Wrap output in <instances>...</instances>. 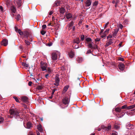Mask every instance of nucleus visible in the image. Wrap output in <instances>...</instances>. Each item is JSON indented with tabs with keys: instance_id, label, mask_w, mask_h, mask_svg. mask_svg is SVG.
Listing matches in <instances>:
<instances>
[{
	"instance_id": "nucleus-22",
	"label": "nucleus",
	"mask_w": 135,
	"mask_h": 135,
	"mask_svg": "<svg viewBox=\"0 0 135 135\" xmlns=\"http://www.w3.org/2000/svg\"><path fill=\"white\" fill-rule=\"evenodd\" d=\"M135 107V105H133L128 107H127V109H133Z\"/></svg>"
},
{
	"instance_id": "nucleus-29",
	"label": "nucleus",
	"mask_w": 135,
	"mask_h": 135,
	"mask_svg": "<svg viewBox=\"0 0 135 135\" xmlns=\"http://www.w3.org/2000/svg\"><path fill=\"white\" fill-rule=\"evenodd\" d=\"M59 1H56L55 3V6H58L59 5Z\"/></svg>"
},
{
	"instance_id": "nucleus-12",
	"label": "nucleus",
	"mask_w": 135,
	"mask_h": 135,
	"mask_svg": "<svg viewBox=\"0 0 135 135\" xmlns=\"http://www.w3.org/2000/svg\"><path fill=\"white\" fill-rule=\"evenodd\" d=\"M74 42L75 43H76L77 44H78L80 42L79 38H76L74 40Z\"/></svg>"
},
{
	"instance_id": "nucleus-7",
	"label": "nucleus",
	"mask_w": 135,
	"mask_h": 135,
	"mask_svg": "<svg viewBox=\"0 0 135 135\" xmlns=\"http://www.w3.org/2000/svg\"><path fill=\"white\" fill-rule=\"evenodd\" d=\"M2 45L4 46H6L8 44V41L7 39H4L2 42Z\"/></svg>"
},
{
	"instance_id": "nucleus-54",
	"label": "nucleus",
	"mask_w": 135,
	"mask_h": 135,
	"mask_svg": "<svg viewBox=\"0 0 135 135\" xmlns=\"http://www.w3.org/2000/svg\"><path fill=\"white\" fill-rule=\"evenodd\" d=\"M32 83L31 81H29L28 83V85L29 86H31V84Z\"/></svg>"
},
{
	"instance_id": "nucleus-62",
	"label": "nucleus",
	"mask_w": 135,
	"mask_h": 135,
	"mask_svg": "<svg viewBox=\"0 0 135 135\" xmlns=\"http://www.w3.org/2000/svg\"><path fill=\"white\" fill-rule=\"evenodd\" d=\"M116 2H117L116 3V4H115V7H117V3H118V1H117Z\"/></svg>"
},
{
	"instance_id": "nucleus-49",
	"label": "nucleus",
	"mask_w": 135,
	"mask_h": 135,
	"mask_svg": "<svg viewBox=\"0 0 135 135\" xmlns=\"http://www.w3.org/2000/svg\"><path fill=\"white\" fill-rule=\"evenodd\" d=\"M46 25H43L42 26V28L43 29H44L46 28Z\"/></svg>"
},
{
	"instance_id": "nucleus-44",
	"label": "nucleus",
	"mask_w": 135,
	"mask_h": 135,
	"mask_svg": "<svg viewBox=\"0 0 135 135\" xmlns=\"http://www.w3.org/2000/svg\"><path fill=\"white\" fill-rule=\"evenodd\" d=\"M56 90L55 89H54L52 91V95H53L54 93L55 92Z\"/></svg>"
},
{
	"instance_id": "nucleus-24",
	"label": "nucleus",
	"mask_w": 135,
	"mask_h": 135,
	"mask_svg": "<svg viewBox=\"0 0 135 135\" xmlns=\"http://www.w3.org/2000/svg\"><path fill=\"white\" fill-rule=\"evenodd\" d=\"M68 88L69 87L67 86H65L64 88L63 92H66Z\"/></svg>"
},
{
	"instance_id": "nucleus-37",
	"label": "nucleus",
	"mask_w": 135,
	"mask_h": 135,
	"mask_svg": "<svg viewBox=\"0 0 135 135\" xmlns=\"http://www.w3.org/2000/svg\"><path fill=\"white\" fill-rule=\"evenodd\" d=\"M46 33V32H45V31L43 30H42L41 31V34L42 35H45V34Z\"/></svg>"
},
{
	"instance_id": "nucleus-21",
	"label": "nucleus",
	"mask_w": 135,
	"mask_h": 135,
	"mask_svg": "<svg viewBox=\"0 0 135 135\" xmlns=\"http://www.w3.org/2000/svg\"><path fill=\"white\" fill-rule=\"evenodd\" d=\"M65 12V10L64 8L63 7L61 8L60 9V12L61 13H64Z\"/></svg>"
},
{
	"instance_id": "nucleus-18",
	"label": "nucleus",
	"mask_w": 135,
	"mask_h": 135,
	"mask_svg": "<svg viewBox=\"0 0 135 135\" xmlns=\"http://www.w3.org/2000/svg\"><path fill=\"white\" fill-rule=\"evenodd\" d=\"M37 128L40 132H42V128L40 124H39L38 125L37 127Z\"/></svg>"
},
{
	"instance_id": "nucleus-58",
	"label": "nucleus",
	"mask_w": 135,
	"mask_h": 135,
	"mask_svg": "<svg viewBox=\"0 0 135 135\" xmlns=\"http://www.w3.org/2000/svg\"><path fill=\"white\" fill-rule=\"evenodd\" d=\"M117 1H112V3H116Z\"/></svg>"
},
{
	"instance_id": "nucleus-46",
	"label": "nucleus",
	"mask_w": 135,
	"mask_h": 135,
	"mask_svg": "<svg viewBox=\"0 0 135 135\" xmlns=\"http://www.w3.org/2000/svg\"><path fill=\"white\" fill-rule=\"evenodd\" d=\"M119 27L121 29H122L123 27V26L121 24H120L119 25Z\"/></svg>"
},
{
	"instance_id": "nucleus-3",
	"label": "nucleus",
	"mask_w": 135,
	"mask_h": 135,
	"mask_svg": "<svg viewBox=\"0 0 135 135\" xmlns=\"http://www.w3.org/2000/svg\"><path fill=\"white\" fill-rule=\"evenodd\" d=\"M60 80L59 78L58 77V76L57 75H56L55 77V83L54 84V85L56 86H58L59 85V82Z\"/></svg>"
},
{
	"instance_id": "nucleus-8",
	"label": "nucleus",
	"mask_w": 135,
	"mask_h": 135,
	"mask_svg": "<svg viewBox=\"0 0 135 135\" xmlns=\"http://www.w3.org/2000/svg\"><path fill=\"white\" fill-rule=\"evenodd\" d=\"M118 67L120 70H123L124 68V65L123 64H120Z\"/></svg>"
},
{
	"instance_id": "nucleus-5",
	"label": "nucleus",
	"mask_w": 135,
	"mask_h": 135,
	"mask_svg": "<svg viewBox=\"0 0 135 135\" xmlns=\"http://www.w3.org/2000/svg\"><path fill=\"white\" fill-rule=\"evenodd\" d=\"M113 40L111 39H110L109 41H107L105 45V47H107L109 46V45H111L112 43H113Z\"/></svg>"
},
{
	"instance_id": "nucleus-51",
	"label": "nucleus",
	"mask_w": 135,
	"mask_h": 135,
	"mask_svg": "<svg viewBox=\"0 0 135 135\" xmlns=\"http://www.w3.org/2000/svg\"><path fill=\"white\" fill-rule=\"evenodd\" d=\"M112 37V36L111 35H109L107 37V38H111Z\"/></svg>"
},
{
	"instance_id": "nucleus-17",
	"label": "nucleus",
	"mask_w": 135,
	"mask_h": 135,
	"mask_svg": "<svg viewBox=\"0 0 135 135\" xmlns=\"http://www.w3.org/2000/svg\"><path fill=\"white\" fill-rule=\"evenodd\" d=\"M91 2L90 0H88L86 1V6H89L91 5Z\"/></svg>"
},
{
	"instance_id": "nucleus-38",
	"label": "nucleus",
	"mask_w": 135,
	"mask_h": 135,
	"mask_svg": "<svg viewBox=\"0 0 135 135\" xmlns=\"http://www.w3.org/2000/svg\"><path fill=\"white\" fill-rule=\"evenodd\" d=\"M20 15L18 14L17 15L16 18L17 20H18L20 19Z\"/></svg>"
},
{
	"instance_id": "nucleus-45",
	"label": "nucleus",
	"mask_w": 135,
	"mask_h": 135,
	"mask_svg": "<svg viewBox=\"0 0 135 135\" xmlns=\"http://www.w3.org/2000/svg\"><path fill=\"white\" fill-rule=\"evenodd\" d=\"M117 132H113L112 133V135H117Z\"/></svg>"
},
{
	"instance_id": "nucleus-4",
	"label": "nucleus",
	"mask_w": 135,
	"mask_h": 135,
	"mask_svg": "<svg viewBox=\"0 0 135 135\" xmlns=\"http://www.w3.org/2000/svg\"><path fill=\"white\" fill-rule=\"evenodd\" d=\"M57 58V54L55 53H53L51 55V58L53 60H56Z\"/></svg>"
},
{
	"instance_id": "nucleus-14",
	"label": "nucleus",
	"mask_w": 135,
	"mask_h": 135,
	"mask_svg": "<svg viewBox=\"0 0 135 135\" xmlns=\"http://www.w3.org/2000/svg\"><path fill=\"white\" fill-rule=\"evenodd\" d=\"M119 31L118 29V28H116L114 30V32L113 34V36L115 37L117 35V33Z\"/></svg>"
},
{
	"instance_id": "nucleus-20",
	"label": "nucleus",
	"mask_w": 135,
	"mask_h": 135,
	"mask_svg": "<svg viewBox=\"0 0 135 135\" xmlns=\"http://www.w3.org/2000/svg\"><path fill=\"white\" fill-rule=\"evenodd\" d=\"M11 11L13 13H15L16 11V9L15 7L13 6H12L11 8Z\"/></svg>"
},
{
	"instance_id": "nucleus-41",
	"label": "nucleus",
	"mask_w": 135,
	"mask_h": 135,
	"mask_svg": "<svg viewBox=\"0 0 135 135\" xmlns=\"http://www.w3.org/2000/svg\"><path fill=\"white\" fill-rule=\"evenodd\" d=\"M49 73H51L52 71V70L50 68H48L47 69Z\"/></svg>"
},
{
	"instance_id": "nucleus-13",
	"label": "nucleus",
	"mask_w": 135,
	"mask_h": 135,
	"mask_svg": "<svg viewBox=\"0 0 135 135\" xmlns=\"http://www.w3.org/2000/svg\"><path fill=\"white\" fill-rule=\"evenodd\" d=\"M77 60L78 62L80 63L83 61V60L82 57H79L77 58Z\"/></svg>"
},
{
	"instance_id": "nucleus-31",
	"label": "nucleus",
	"mask_w": 135,
	"mask_h": 135,
	"mask_svg": "<svg viewBox=\"0 0 135 135\" xmlns=\"http://www.w3.org/2000/svg\"><path fill=\"white\" fill-rule=\"evenodd\" d=\"M115 110L117 112H120L121 111V109L119 108H116L115 109Z\"/></svg>"
},
{
	"instance_id": "nucleus-57",
	"label": "nucleus",
	"mask_w": 135,
	"mask_h": 135,
	"mask_svg": "<svg viewBox=\"0 0 135 135\" xmlns=\"http://www.w3.org/2000/svg\"><path fill=\"white\" fill-rule=\"evenodd\" d=\"M53 12L52 11H51L49 13V15H51L53 13Z\"/></svg>"
},
{
	"instance_id": "nucleus-28",
	"label": "nucleus",
	"mask_w": 135,
	"mask_h": 135,
	"mask_svg": "<svg viewBox=\"0 0 135 135\" xmlns=\"http://www.w3.org/2000/svg\"><path fill=\"white\" fill-rule=\"evenodd\" d=\"M88 46L90 48H94V49H95V47H94L93 46L92 44H88Z\"/></svg>"
},
{
	"instance_id": "nucleus-64",
	"label": "nucleus",
	"mask_w": 135,
	"mask_h": 135,
	"mask_svg": "<svg viewBox=\"0 0 135 135\" xmlns=\"http://www.w3.org/2000/svg\"><path fill=\"white\" fill-rule=\"evenodd\" d=\"M52 95H52L50 97H49V98L50 99H52Z\"/></svg>"
},
{
	"instance_id": "nucleus-50",
	"label": "nucleus",
	"mask_w": 135,
	"mask_h": 135,
	"mask_svg": "<svg viewBox=\"0 0 135 135\" xmlns=\"http://www.w3.org/2000/svg\"><path fill=\"white\" fill-rule=\"evenodd\" d=\"M109 23V22H107L104 25V28H106L107 27Z\"/></svg>"
},
{
	"instance_id": "nucleus-63",
	"label": "nucleus",
	"mask_w": 135,
	"mask_h": 135,
	"mask_svg": "<svg viewBox=\"0 0 135 135\" xmlns=\"http://www.w3.org/2000/svg\"><path fill=\"white\" fill-rule=\"evenodd\" d=\"M38 88L39 89H42V87L41 86H39L38 87Z\"/></svg>"
},
{
	"instance_id": "nucleus-23",
	"label": "nucleus",
	"mask_w": 135,
	"mask_h": 135,
	"mask_svg": "<svg viewBox=\"0 0 135 135\" xmlns=\"http://www.w3.org/2000/svg\"><path fill=\"white\" fill-rule=\"evenodd\" d=\"M21 1H18L17 2V4L18 7H20L21 6Z\"/></svg>"
},
{
	"instance_id": "nucleus-30",
	"label": "nucleus",
	"mask_w": 135,
	"mask_h": 135,
	"mask_svg": "<svg viewBox=\"0 0 135 135\" xmlns=\"http://www.w3.org/2000/svg\"><path fill=\"white\" fill-rule=\"evenodd\" d=\"M4 119L2 117L0 116V123H2L3 122Z\"/></svg>"
},
{
	"instance_id": "nucleus-48",
	"label": "nucleus",
	"mask_w": 135,
	"mask_h": 135,
	"mask_svg": "<svg viewBox=\"0 0 135 135\" xmlns=\"http://www.w3.org/2000/svg\"><path fill=\"white\" fill-rule=\"evenodd\" d=\"M91 53V51L90 50H88L86 52V54H88Z\"/></svg>"
},
{
	"instance_id": "nucleus-25",
	"label": "nucleus",
	"mask_w": 135,
	"mask_h": 135,
	"mask_svg": "<svg viewBox=\"0 0 135 135\" xmlns=\"http://www.w3.org/2000/svg\"><path fill=\"white\" fill-rule=\"evenodd\" d=\"M22 64L23 66L26 67H28L29 66L26 63L23 62L22 63Z\"/></svg>"
},
{
	"instance_id": "nucleus-26",
	"label": "nucleus",
	"mask_w": 135,
	"mask_h": 135,
	"mask_svg": "<svg viewBox=\"0 0 135 135\" xmlns=\"http://www.w3.org/2000/svg\"><path fill=\"white\" fill-rule=\"evenodd\" d=\"M25 42L27 46H28L30 44V43L28 40H25Z\"/></svg>"
},
{
	"instance_id": "nucleus-52",
	"label": "nucleus",
	"mask_w": 135,
	"mask_h": 135,
	"mask_svg": "<svg viewBox=\"0 0 135 135\" xmlns=\"http://www.w3.org/2000/svg\"><path fill=\"white\" fill-rule=\"evenodd\" d=\"M124 114H125V113L124 112L122 113L121 114V116H120V117H122V116H123L124 115Z\"/></svg>"
},
{
	"instance_id": "nucleus-40",
	"label": "nucleus",
	"mask_w": 135,
	"mask_h": 135,
	"mask_svg": "<svg viewBox=\"0 0 135 135\" xmlns=\"http://www.w3.org/2000/svg\"><path fill=\"white\" fill-rule=\"evenodd\" d=\"M80 38L81 40L83 41L84 40V35H81Z\"/></svg>"
},
{
	"instance_id": "nucleus-19",
	"label": "nucleus",
	"mask_w": 135,
	"mask_h": 135,
	"mask_svg": "<svg viewBox=\"0 0 135 135\" xmlns=\"http://www.w3.org/2000/svg\"><path fill=\"white\" fill-rule=\"evenodd\" d=\"M29 33L27 31H25L23 33V34L24 36L26 37L27 38L28 36Z\"/></svg>"
},
{
	"instance_id": "nucleus-11",
	"label": "nucleus",
	"mask_w": 135,
	"mask_h": 135,
	"mask_svg": "<svg viewBox=\"0 0 135 135\" xmlns=\"http://www.w3.org/2000/svg\"><path fill=\"white\" fill-rule=\"evenodd\" d=\"M15 30L16 32L18 33L20 35H23V32H22L20 30L18 29L17 28H16V27H15Z\"/></svg>"
},
{
	"instance_id": "nucleus-33",
	"label": "nucleus",
	"mask_w": 135,
	"mask_h": 135,
	"mask_svg": "<svg viewBox=\"0 0 135 135\" xmlns=\"http://www.w3.org/2000/svg\"><path fill=\"white\" fill-rule=\"evenodd\" d=\"M128 107L127 106V105H125L122 106L121 109H124L126 108L127 109V107Z\"/></svg>"
},
{
	"instance_id": "nucleus-60",
	"label": "nucleus",
	"mask_w": 135,
	"mask_h": 135,
	"mask_svg": "<svg viewBox=\"0 0 135 135\" xmlns=\"http://www.w3.org/2000/svg\"><path fill=\"white\" fill-rule=\"evenodd\" d=\"M60 43L62 44H63L64 43V42H63V41L62 40H61L60 42Z\"/></svg>"
},
{
	"instance_id": "nucleus-42",
	"label": "nucleus",
	"mask_w": 135,
	"mask_h": 135,
	"mask_svg": "<svg viewBox=\"0 0 135 135\" xmlns=\"http://www.w3.org/2000/svg\"><path fill=\"white\" fill-rule=\"evenodd\" d=\"M98 4V2L97 1H95L93 3V6H96Z\"/></svg>"
},
{
	"instance_id": "nucleus-10",
	"label": "nucleus",
	"mask_w": 135,
	"mask_h": 135,
	"mask_svg": "<svg viewBox=\"0 0 135 135\" xmlns=\"http://www.w3.org/2000/svg\"><path fill=\"white\" fill-rule=\"evenodd\" d=\"M41 67L43 71L46 70L47 67L46 64V63H44L43 65H42Z\"/></svg>"
},
{
	"instance_id": "nucleus-16",
	"label": "nucleus",
	"mask_w": 135,
	"mask_h": 135,
	"mask_svg": "<svg viewBox=\"0 0 135 135\" xmlns=\"http://www.w3.org/2000/svg\"><path fill=\"white\" fill-rule=\"evenodd\" d=\"M21 99L24 102H27L28 101V98L24 96L22 97Z\"/></svg>"
},
{
	"instance_id": "nucleus-2",
	"label": "nucleus",
	"mask_w": 135,
	"mask_h": 135,
	"mask_svg": "<svg viewBox=\"0 0 135 135\" xmlns=\"http://www.w3.org/2000/svg\"><path fill=\"white\" fill-rule=\"evenodd\" d=\"M69 101L70 100L69 98L66 97H65L62 100L63 103L64 104L66 105V106H67L68 104Z\"/></svg>"
},
{
	"instance_id": "nucleus-34",
	"label": "nucleus",
	"mask_w": 135,
	"mask_h": 135,
	"mask_svg": "<svg viewBox=\"0 0 135 135\" xmlns=\"http://www.w3.org/2000/svg\"><path fill=\"white\" fill-rule=\"evenodd\" d=\"M86 40V41L88 42H91L92 41L91 39L89 37L87 38Z\"/></svg>"
},
{
	"instance_id": "nucleus-27",
	"label": "nucleus",
	"mask_w": 135,
	"mask_h": 135,
	"mask_svg": "<svg viewBox=\"0 0 135 135\" xmlns=\"http://www.w3.org/2000/svg\"><path fill=\"white\" fill-rule=\"evenodd\" d=\"M74 25V22L72 21L69 25V27H72Z\"/></svg>"
},
{
	"instance_id": "nucleus-43",
	"label": "nucleus",
	"mask_w": 135,
	"mask_h": 135,
	"mask_svg": "<svg viewBox=\"0 0 135 135\" xmlns=\"http://www.w3.org/2000/svg\"><path fill=\"white\" fill-rule=\"evenodd\" d=\"M0 10L2 12H4L3 8V7L1 6H0Z\"/></svg>"
},
{
	"instance_id": "nucleus-1",
	"label": "nucleus",
	"mask_w": 135,
	"mask_h": 135,
	"mask_svg": "<svg viewBox=\"0 0 135 135\" xmlns=\"http://www.w3.org/2000/svg\"><path fill=\"white\" fill-rule=\"evenodd\" d=\"M9 113L10 115L9 117L12 118L14 116L15 118L17 119L19 118H20L19 113L16 110H14L13 109H11L10 110Z\"/></svg>"
},
{
	"instance_id": "nucleus-39",
	"label": "nucleus",
	"mask_w": 135,
	"mask_h": 135,
	"mask_svg": "<svg viewBox=\"0 0 135 135\" xmlns=\"http://www.w3.org/2000/svg\"><path fill=\"white\" fill-rule=\"evenodd\" d=\"M13 98L15 99L16 101L17 102H19V100L16 97H13Z\"/></svg>"
},
{
	"instance_id": "nucleus-32",
	"label": "nucleus",
	"mask_w": 135,
	"mask_h": 135,
	"mask_svg": "<svg viewBox=\"0 0 135 135\" xmlns=\"http://www.w3.org/2000/svg\"><path fill=\"white\" fill-rule=\"evenodd\" d=\"M101 35V37L102 38H104L107 35L106 34H105L104 32L103 33H102V34H100Z\"/></svg>"
},
{
	"instance_id": "nucleus-36",
	"label": "nucleus",
	"mask_w": 135,
	"mask_h": 135,
	"mask_svg": "<svg viewBox=\"0 0 135 135\" xmlns=\"http://www.w3.org/2000/svg\"><path fill=\"white\" fill-rule=\"evenodd\" d=\"M111 126L110 125H109L108 126V127L106 128V129L107 131H108L110 129Z\"/></svg>"
},
{
	"instance_id": "nucleus-9",
	"label": "nucleus",
	"mask_w": 135,
	"mask_h": 135,
	"mask_svg": "<svg viewBox=\"0 0 135 135\" xmlns=\"http://www.w3.org/2000/svg\"><path fill=\"white\" fill-rule=\"evenodd\" d=\"M69 57L71 58H73L75 55L74 52L72 51H71L69 54Z\"/></svg>"
},
{
	"instance_id": "nucleus-56",
	"label": "nucleus",
	"mask_w": 135,
	"mask_h": 135,
	"mask_svg": "<svg viewBox=\"0 0 135 135\" xmlns=\"http://www.w3.org/2000/svg\"><path fill=\"white\" fill-rule=\"evenodd\" d=\"M100 40V39L99 38H96L95 39V41H98Z\"/></svg>"
},
{
	"instance_id": "nucleus-35",
	"label": "nucleus",
	"mask_w": 135,
	"mask_h": 135,
	"mask_svg": "<svg viewBox=\"0 0 135 135\" xmlns=\"http://www.w3.org/2000/svg\"><path fill=\"white\" fill-rule=\"evenodd\" d=\"M110 30L109 29H107L104 32V33L105 34H106L107 35L109 31Z\"/></svg>"
},
{
	"instance_id": "nucleus-55",
	"label": "nucleus",
	"mask_w": 135,
	"mask_h": 135,
	"mask_svg": "<svg viewBox=\"0 0 135 135\" xmlns=\"http://www.w3.org/2000/svg\"><path fill=\"white\" fill-rule=\"evenodd\" d=\"M49 77V74H47L45 75V78L47 79L48 78V77Z\"/></svg>"
},
{
	"instance_id": "nucleus-53",
	"label": "nucleus",
	"mask_w": 135,
	"mask_h": 135,
	"mask_svg": "<svg viewBox=\"0 0 135 135\" xmlns=\"http://www.w3.org/2000/svg\"><path fill=\"white\" fill-rule=\"evenodd\" d=\"M119 60L122 61H124V59L123 58L120 57L119 59Z\"/></svg>"
},
{
	"instance_id": "nucleus-15",
	"label": "nucleus",
	"mask_w": 135,
	"mask_h": 135,
	"mask_svg": "<svg viewBox=\"0 0 135 135\" xmlns=\"http://www.w3.org/2000/svg\"><path fill=\"white\" fill-rule=\"evenodd\" d=\"M32 127V124L31 123L28 122L27 123V127H25L28 129H30Z\"/></svg>"
},
{
	"instance_id": "nucleus-61",
	"label": "nucleus",
	"mask_w": 135,
	"mask_h": 135,
	"mask_svg": "<svg viewBox=\"0 0 135 135\" xmlns=\"http://www.w3.org/2000/svg\"><path fill=\"white\" fill-rule=\"evenodd\" d=\"M75 29V26H74L73 28V30L74 31Z\"/></svg>"
},
{
	"instance_id": "nucleus-6",
	"label": "nucleus",
	"mask_w": 135,
	"mask_h": 135,
	"mask_svg": "<svg viewBox=\"0 0 135 135\" xmlns=\"http://www.w3.org/2000/svg\"><path fill=\"white\" fill-rule=\"evenodd\" d=\"M65 17H66L67 19H70L72 18V15L70 13H65Z\"/></svg>"
},
{
	"instance_id": "nucleus-47",
	"label": "nucleus",
	"mask_w": 135,
	"mask_h": 135,
	"mask_svg": "<svg viewBox=\"0 0 135 135\" xmlns=\"http://www.w3.org/2000/svg\"><path fill=\"white\" fill-rule=\"evenodd\" d=\"M74 48L75 49H77L78 48H79V46L78 45V44H77V45H75V46H74Z\"/></svg>"
},
{
	"instance_id": "nucleus-59",
	"label": "nucleus",
	"mask_w": 135,
	"mask_h": 135,
	"mask_svg": "<svg viewBox=\"0 0 135 135\" xmlns=\"http://www.w3.org/2000/svg\"><path fill=\"white\" fill-rule=\"evenodd\" d=\"M103 30H103V29H102V30H101V31H100V34H102V33H103Z\"/></svg>"
}]
</instances>
